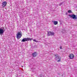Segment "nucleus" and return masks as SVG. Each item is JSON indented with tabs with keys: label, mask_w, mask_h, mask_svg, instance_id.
I'll use <instances>...</instances> for the list:
<instances>
[{
	"label": "nucleus",
	"mask_w": 77,
	"mask_h": 77,
	"mask_svg": "<svg viewBox=\"0 0 77 77\" xmlns=\"http://www.w3.org/2000/svg\"><path fill=\"white\" fill-rule=\"evenodd\" d=\"M32 38H23L21 40V42H25V41H31Z\"/></svg>",
	"instance_id": "nucleus-3"
},
{
	"label": "nucleus",
	"mask_w": 77,
	"mask_h": 77,
	"mask_svg": "<svg viewBox=\"0 0 77 77\" xmlns=\"http://www.w3.org/2000/svg\"><path fill=\"white\" fill-rule=\"evenodd\" d=\"M60 49H62V47H61V46H60Z\"/></svg>",
	"instance_id": "nucleus-16"
},
{
	"label": "nucleus",
	"mask_w": 77,
	"mask_h": 77,
	"mask_svg": "<svg viewBox=\"0 0 77 77\" xmlns=\"http://www.w3.org/2000/svg\"><path fill=\"white\" fill-rule=\"evenodd\" d=\"M62 4H63V3H61L59 5L60 6H61V5H62Z\"/></svg>",
	"instance_id": "nucleus-13"
},
{
	"label": "nucleus",
	"mask_w": 77,
	"mask_h": 77,
	"mask_svg": "<svg viewBox=\"0 0 77 77\" xmlns=\"http://www.w3.org/2000/svg\"><path fill=\"white\" fill-rule=\"evenodd\" d=\"M54 33L53 32H51L50 31L48 32V36H53V35H54Z\"/></svg>",
	"instance_id": "nucleus-4"
},
{
	"label": "nucleus",
	"mask_w": 77,
	"mask_h": 77,
	"mask_svg": "<svg viewBox=\"0 0 77 77\" xmlns=\"http://www.w3.org/2000/svg\"><path fill=\"white\" fill-rule=\"evenodd\" d=\"M60 60H61L60 59H59V60H58L57 62H60Z\"/></svg>",
	"instance_id": "nucleus-14"
},
{
	"label": "nucleus",
	"mask_w": 77,
	"mask_h": 77,
	"mask_svg": "<svg viewBox=\"0 0 77 77\" xmlns=\"http://www.w3.org/2000/svg\"><path fill=\"white\" fill-rule=\"evenodd\" d=\"M33 41H34V42H38V41L36 40L35 39H33Z\"/></svg>",
	"instance_id": "nucleus-11"
},
{
	"label": "nucleus",
	"mask_w": 77,
	"mask_h": 77,
	"mask_svg": "<svg viewBox=\"0 0 77 77\" xmlns=\"http://www.w3.org/2000/svg\"><path fill=\"white\" fill-rule=\"evenodd\" d=\"M17 39H19L21 38V33H20V32L17 33Z\"/></svg>",
	"instance_id": "nucleus-5"
},
{
	"label": "nucleus",
	"mask_w": 77,
	"mask_h": 77,
	"mask_svg": "<svg viewBox=\"0 0 77 77\" xmlns=\"http://www.w3.org/2000/svg\"><path fill=\"white\" fill-rule=\"evenodd\" d=\"M69 16L72 18V19H74L75 20H76L77 19V17L74 14L70 15H69Z\"/></svg>",
	"instance_id": "nucleus-2"
},
{
	"label": "nucleus",
	"mask_w": 77,
	"mask_h": 77,
	"mask_svg": "<svg viewBox=\"0 0 77 77\" xmlns=\"http://www.w3.org/2000/svg\"><path fill=\"white\" fill-rule=\"evenodd\" d=\"M66 15H68V13L67 12H66Z\"/></svg>",
	"instance_id": "nucleus-15"
},
{
	"label": "nucleus",
	"mask_w": 77,
	"mask_h": 77,
	"mask_svg": "<svg viewBox=\"0 0 77 77\" xmlns=\"http://www.w3.org/2000/svg\"><path fill=\"white\" fill-rule=\"evenodd\" d=\"M38 54V53L37 52H35L34 53L32 54V55L34 57H36Z\"/></svg>",
	"instance_id": "nucleus-8"
},
{
	"label": "nucleus",
	"mask_w": 77,
	"mask_h": 77,
	"mask_svg": "<svg viewBox=\"0 0 77 77\" xmlns=\"http://www.w3.org/2000/svg\"><path fill=\"white\" fill-rule=\"evenodd\" d=\"M52 22L54 23V25H57L58 24V22L57 21H53Z\"/></svg>",
	"instance_id": "nucleus-10"
},
{
	"label": "nucleus",
	"mask_w": 77,
	"mask_h": 77,
	"mask_svg": "<svg viewBox=\"0 0 77 77\" xmlns=\"http://www.w3.org/2000/svg\"><path fill=\"white\" fill-rule=\"evenodd\" d=\"M7 4V2H3L2 4V6L3 7V8H4L5 7V6Z\"/></svg>",
	"instance_id": "nucleus-7"
},
{
	"label": "nucleus",
	"mask_w": 77,
	"mask_h": 77,
	"mask_svg": "<svg viewBox=\"0 0 77 77\" xmlns=\"http://www.w3.org/2000/svg\"><path fill=\"white\" fill-rule=\"evenodd\" d=\"M68 13H71L72 12H71V10H69V11H68Z\"/></svg>",
	"instance_id": "nucleus-12"
},
{
	"label": "nucleus",
	"mask_w": 77,
	"mask_h": 77,
	"mask_svg": "<svg viewBox=\"0 0 77 77\" xmlns=\"http://www.w3.org/2000/svg\"><path fill=\"white\" fill-rule=\"evenodd\" d=\"M5 31V29L4 27L0 28V35H3L4 32Z\"/></svg>",
	"instance_id": "nucleus-1"
},
{
	"label": "nucleus",
	"mask_w": 77,
	"mask_h": 77,
	"mask_svg": "<svg viewBox=\"0 0 77 77\" xmlns=\"http://www.w3.org/2000/svg\"><path fill=\"white\" fill-rule=\"evenodd\" d=\"M55 59H59V55L57 54H56L55 55Z\"/></svg>",
	"instance_id": "nucleus-9"
},
{
	"label": "nucleus",
	"mask_w": 77,
	"mask_h": 77,
	"mask_svg": "<svg viewBox=\"0 0 77 77\" xmlns=\"http://www.w3.org/2000/svg\"><path fill=\"white\" fill-rule=\"evenodd\" d=\"M69 57L70 59H73V58L74 57V55L73 54H69Z\"/></svg>",
	"instance_id": "nucleus-6"
},
{
	"label": "nucleus",
	"mask_w": 77,
	"mask_h": 77,
	"mask_svg": "<svg viewBox=\"0 0 77 77\" xmlns=\"http://www.w3.org/2000/svg\"><path fill=\"white\" fill-rule=\"evenodd\" d=\"M22 66V67H23V66Z\"/></svg>",
	"instance_id": "nucleus-17"
}]
</instances>
